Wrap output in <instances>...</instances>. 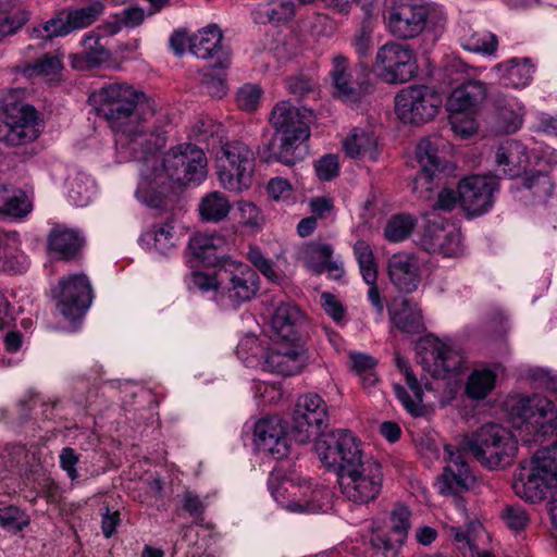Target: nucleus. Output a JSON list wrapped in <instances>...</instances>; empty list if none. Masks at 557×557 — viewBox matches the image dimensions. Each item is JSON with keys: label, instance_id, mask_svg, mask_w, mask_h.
Listing matches in <instances>:
<instances>
[{"label": "nucleus", "instance_id": "nucleus-61", "mask_svg": "<svg viewBox=\"0 0 557 557\" xmlns=\"http://www.w3.org/2000/svg\"><path fill=\"white\" fill-rule=\"evenodd\" d=\"M436 171L421 168L412 182V190L421 198H430Z\"/></svg>", "mask_w": 557, "mask_h": 557}, {"label": "nucleus", "instance_id": "nucleus-9", "mask_svg": "<svg viewBox=\"0 0 557 557\" xmlns=\"http://www.w3.org/2000/svg\"><path fill=\"white\" fill-rule=\"evenodd\" d=\"M220 290L215 304L222 310H234L253 299L259 290V276L248 264L225 259L219 270Z\"/></svg>", "mask_w": 557, "mask_h": 557}, {"label": "nucleus", "instance_id": "nucleus-50", "mask_svg": "<svg viewBox=\"0 0 557 557\" xmlns=\"http://www.w3.org/2000/svg\"><path fill=\"white\" fill-rule=\"evenodd\" d=\"M63 69L62 60L58 55L46 54L41 59L28 64L24 72L29 77H45L52 79Z\"/></svg>", "mask_w": 557, "mask_h": 557}, {"label": "nucleus", "instance_id": "nucleus-34", "mask_svg": "<svg viewBox=\"0 0 557 557\" xmlns=\"http://www.w3.org/2000/svg\"><path fill=\"white\" fill-rule=\"evenodd\" d=\"M225 244V238L216 233H195L188 240V250L195 259L212 263Z\"/></svg>", "mask_w": 557, "mask_h": 557}, {"label": "nucleus", "instance_id": "nucleus-29", "mask_svg": "<svg viewBox=\"0 0 557 557\" xmlns=\"http://www.w3.org/2000/svg\"><path fill=\"white\" fill-rule=\"evenodd\" d=\"M22 240L15 231L5 233L0 243V271L8 274H22L29 268L28 256L21 248Z\"/></svg>", "mask_w": 557, "mask_h": 557}, {"label": "nucleus", "instance_id": "nucleus-21", "mask_svg": "<svg viewBox=\"0 0 557 557\" xmlns=\"http://www.w3.org/2000/svg\"><path fill=\"white\" fill-rule=\"evenodd\" d=\"M329 76L334 97L345 102L359 100L361 95L360 84L352 75V69L347 57L341 53L333 55Z\"/></svg>", "mask_w": 557, "mask_h": 557}, {"label": "nucleus", "instance_id": "nucleus-3", "mask_svg": "<svg viewBox=\"0 0 557 557\" xmlns=\"http://www.w3.org/2000/svg\"><path fill=\"white\" fill-rule=\"evenodd\" d=\"M321 462L333 469L341 493L358 505L377 498L383 486V469L379 460L362 453L354 434L346 430L323 434L314 444Z\"/></svg>", "mask_w": 557, "mask_h": 557}, {"label": "nucleus", "instance_id": "nucleus-48", "mask_svg": "<svg viewBox=\"0 0 557 557\" xmlns=\"http://www.w3.org/2000/svg\"><path fill=\"white\" fill-rule=\"evenodd\" d=\"M189 290L200 292L208 295L209 299L215 302V294L220 290L221 278L219 272L211 275L200 271H194L185 278Z\"/></svg>", "mask_w": 557, "mask_h": 557}, {"label": "nucleus", "instance_id": "nucleus-17", "mask_svg": "<svg viewBox=\"0 0 557 557\" xmlns=\"http://www.w3.org/2000/svg\"><path fill=\"white\" fill-rule=\"evenodd\" d=\"M444 460L446 465L436 481L438 492L444 496H457L469 491L475 483V476L461 450L445 445Z\"/></svg>", "mask_w": 557, "mask_h": 557}, {"label": "nucleus", "instance_id": "nucleus-57", "mask_svg": "<svg viewBox=\"0 0 557 557\" xmlns=\"http://www.w3.org/2000/svg\"><path fill=\"white\" fill-rule=\"evenodd\" d=\"M449 123L453 132L461 138H468L478 131L475 113H450Z\"/></svg>", "mask_w": 557, "mask_h": 557}, {"label": "nucleus", "instance_id": "nucleus-31", "mask_svg": "<svg viewBox=\"0 0 557 557\" xmlns=\"http://www.w3.org/2000/svg\"><path fill=\"white\" fill-rule=\"evenodd\" d=\"M392 324L404 333H419L423 329L419 306L408 298L395 299L389 307Z\"/></svg>", "mask_w": 557, "mask_h": 557}, {"label": "nucleus", "instance_id": "nucleus-10", "mask_svg": "<svg viewBox=\"0 0 557 557\" xmlns=\"http://www.w3.org/2000/svg\"><path fill=\"white\" fill-rule=\"evenodd\" d=\"M448 71L451 74H459L460 77L455 81L461 83L451 90L446 102L447 110L449 113H476L487 92L485 84L476 79L481 75V70L460 60H453Z\"/></svg>", "mask_w": 557, "mask_h": 557}, {"label": "nucleus", "instance_id": "nucleus-59", "mask_svg": "<svg viewBox=\"0 0 557 557\" xmlns=\"http://www.w3.org/2000/svg\"><path fill=\"white\" fill-rule=\"evenodd\" d=\"M32 211V203L25 193L16 188L1 214L12 218H24Z\"/></svg>", "mask_w": 557, "mask_h": 557}, {"label": "nucleus", "instance_id": "nucleus-36", "mask_svg": "<svg viewBox=\"0 0 557 557\" xmlns=\"http://www.w3.org/2000/svg\"><path fill=\"white\" fill-rule=\"evenodd\" d=\"M83 244V238L75 230L57 226L48 238L49 249L63 259L72 258Z\"/></svg>", "mask_w": 557, "mask_h": 557}, {"label": "nucleus", "instance_id": "nucleus-15", "mask_svg": "<svg viewBox=\"0 0 557 557\" xmlns=\"http://www.w3.org/2000/svg\"><path fill=\"white\" fill-rule=\"evenodd\" d=\"M418 244L425 251L445 258L459 257L463 252L460 230L441 218L426 220L419 234Z\"/></svg>", "mask_w": 557, "mask_h": 557}, {"label": "nucleus", "instance_id": "nucleus-60", "mask_svg": "<svg viewBox=\"0 0 557 557\" xmlns=\"http://www.w3.org/2000/svg\"><path fill=\"white\" fill-rule=\"evenodd\" d=\"M29 20V12L18 8L14 13L0 20V41L9 35L15 34Z\"/></svg>", "mask_w": 557, "mask_h": 557}, {"label": "nucleus", "instance_id": "nucleus-14", "mask_svg": "<svg viewBox=\"0 0 557 557\" xmlns=\"http://www.w3.org/2000/svg\"><path fill=\"white\" fill-rule=\"evenodd\" d=\"M327 420L329 412L324 399L318 394H305L295 405L290 435L298 443H308L321 434Z\"/></svg>", "mask_w": 557, "mask_h": 557}, {"label": "nucleus", "instance_id": "nucleus-53", "mask_svg": "<svg viewBox=\"0 0 557 557\" xmlns=\"http://www.w3.org/2000/svg\"><path fill=\"white\" fill-rule=\"evenodd\" d=\"M262 89L256 84H245L236 92L237 107L248 113L255 112L261 101Z\"/></svg>", "mask_w": 557, "mask_h": 557}, {"label": "nucleus", "instance_id": "nucleus-44", "mask_svg": "<svg viewBox=\"0 0 557 557\" xmlns=\"http://www.w3.org/2000/svg\"><path fill=\"white\" fill-rule=\"evenodd\" d=\"M332 255V246L321 242L309 243L302 249V260L305 265L317 274L324 271V264Z\"/></svg>", "mask_w": 557, "mask_h": 557}, {"label": "nucleus", "instance_id": "nucleus-4", "mask_svg": "<svg viewBox=\"0 0 557 557\" xmlns=\"http://www.w3.org/2000/svg\"><path fill=\"white\" fill-rule=\"evenodd\" d=\"M313 117L307 108H297L289 101L278 102L272 110L270 122L280 135V146L268 145L259 150L260 159L264 162L277 161L293 165L294 151L310 136L309 123Z\"/></svg>", "mask_w": 557, "mask_h": 557}, {"label": "nucleus", "instance_id": "nucleus-62", "mask_svg": "<svg viewBox=\"0 0 557 557\" xmlns=\"http://www.w3.org/2000/svg\"><path fill=\"white\" fill-rule=\"evenodd\" d=\"M247 258L268 280H277L272 262L264 258L258 247L250 246L247 252Z\"/></svg>", "mask_w": 557, "mask_h": 557}, {"label": "nucleus", "instance_id": "nucleus-47", "mask_svg": "<svg viewBox=\"0 0 557 557\" xmlns=\"http://www.w3.org/2000/svg\"><path fill=\"white\" fill-rule=\"evenodd\" d=\"M28 33L33 39L50 40L71 34V29L67 23V18H63L62 14H58L45 23L32 27Z\"/></svg>", "mask_w": 557, "mask_h": 557}, {"label": "nucleus", "instance_id": "nucleus-25", "mask_svg": "<svg viewBox=\"0 0 557 557\" xmlns=\"http://www.w3.org/2000/svg\"><path fill=\"white\" fill-rule=\"evenodd\" d=\"M391 282L405 293L414 292L420 284L419 265L416 257L408 252L394 253L387 263Z\"/></svg>", "mask_w": 557, "mask_h": 557}, {"label": "nucleus", "instance_id": "nucleus-7", "mask_svg": "<svg viewBox=\"0 0 557 557\" xmlns=\"http://www.w3.org/2000/svg\"><path fill=\"white\" fill-rule=\"evenodd\" d=\"M17 92L0 95L2 112L0 115V143L9 147L27 145L40 134L38 112L30 106L16 100Z\"/></svg>", "mask_w": 557, "mask_h": 557}, {"label": "nucleus", "instance_id": "nucleus-23", "mask_svg": "<svg viewBox=\"0 0 557 557\" xmlns=\"http://www.w3.org/2000/svg\"><path fill=\"white\" fill-rule=\"evenodd\" d=\"M304 323L305 315L296 305L285 301L277 302L270 318L273 339L299 341Z\"/></svg>", "mask_w": 557, "mask_h": 557}, {"label": "nucleus", "instance_id": "nucleus-33", "mask_svg": "<svg viewBox=\"0 0 557 557\" xmlns=\"http://www.w3.org/2000/svg\"><path fill=\"white\" fill-rule=\"evenodd\" d=\"M493 70L500 74V79L504 85L512 88H523L528 86L534 74V65L531 64L530 59L527 58H513L506 63L495 65Z\"/></svg>", "mask_w": 557, "mask_h": 557}, {"label": "nucleus", "instance_id": "nucleus-2", "mask_svg": "<svg viewBox=\"0 0 557 557\" xmlns=\"http://www.w3.org/2000/svg\"><path fill=\"white\" fill-rule=\"evenodd\" d=\"M131 161L137 162L139 172L135 196L150 208L163 207L175 185H199L208 175L203 150L190 143L176 145L162 153L148 139Z\"/></svg>", "mask_w": 557, "mask_h": 557}, {"label": "nucleus", "instance_id": "nucleus-16", "mask_svg": "<svg viewBox=\"0 0 557 557\" xmlns=\"http://www.w3.org/2000/svg\"><path fill=\"white\" fill-rule=\"evenodd\" d=\"M57 308L67 320L81 318L92 300V289L85 274H72L59 282L54 292Z\"/></svg>", "mask_w": 557, "mask_h": 557}, {"label": "nucleus", "instance_id": "nucleus-6", "mask_svg": "<svg viewBox=\"0 0 557 557\" xmlns=\"http://www.w3.org/2000/svg\"><path fill=\"white\" fill-rule=\"evenodd\" d=\"M255 152L245 143H225L215 157L216 176L227 191L240 194L251 187L255 174Z\"/></svg>", "mask_w": 557, "mask_h": 557}, {"label": "nucleus", "instance_id": "nucleus-37", "mask_svg": "<svg viewBox=\"0 0 557 557\" xmlns=\"http://www.w3.org/2000/svg\"><path fill=\"white\" fill-rule=\"evenodd\" d=\"M231 201L219 190L206 194L198 203L199 215L206 222L218 223L223 221L231 212Z\"/></svg>", "mask_w": 557, "mask_h": 557}, {"label": "nucleus", "instance_id": "nucleus-1", "mask_svg": "<svg viewBox=\"0 0 557 557\" xmlns=\"http://www.w3.org/2000/svg\"><path fill=\"white\" fill-rule=\"evenodd\" d=\"M90 101L111 125L120 162L131 161L148 143L149 133L173 120L169 106L123 83L101 87L90 96Z\"/></svg>", "mask_w": 557, "mask_h": 557}, {"label": "nucleus", "instance_id": "nucleus-46", "mask_svg": "<svg viewBox=\"0 0 557 557\" xmlns=\"http://www.w3.org/2000/svg\"><path fill=\"white\" fill-rule=\"evenodd\" d=\"M441 140L434 138H423L417 145L416 156L421 168L432 171H440L442 166V156L440 154Z\"/></svg>", "mask_w": 557, "mask_h": 557}, {"label": "nucleus", "instance_id": "nucleus-63", "mask_svg": "<svg viewBox=\"0 0 557 557\" xmlns=\"http://www.w3.org/2000/svg\"><path fill=\"white\" fill-rule=\"evenodd\" d=\"M530 380L537 386L549 391L557 400V375L550 371L536 368L529 372Z\"/></svg>", "mask_w": 557, "mask_h": 557}, {"label": "nucleus", "instance_id": "nucleus-43", "mask_svg": "<svg viewBox=\"0 0 557 557\" xmlns=\"http://www.w3.org/2000/svg\"><path fill=\"white\" fill-rule=\"evenodd\" d=\"M354 256L358 262L363 281L367 284L376 283L377 264L371 246L366 240H357L354 245Z\"/></svg>", "mask_w": 557, "mask_h": 557}, {"label": "nucleus", "instance_id": "nucleus-12", "mask_svg": "<svg viewBox=\"0 0 557 557\" xmlns=\"http://www.w3.org/2000/svg\"><path fill=\"white\" fill-rule=\"evenodd\" d=\"M417 356L423 371L436 379L454 376L465 362L462 354L457 348L432 336L419 342Z\"/></svg>", "mask_w": 557, "mask_h": 557}, {"label": "nucleus", "instance_id": "nucleus-40", "mask_svg": "<svg viewBox=\"0 0 557 557\" xmlns=\"http://www.w3.org/2000/svg\"><path fill=\"white\" fill-rule=\"evenodd\" d=\"M497 374L488 368L475 369L468 377L466 393L472 399L485 398L495 387Z\"/></svg>", "mask_w": 557, "mask_h": 557}, {"label": "nucleus", "instance_id": "nucleus-13", "mask_svg": "<svg viewBox=\"0 0 557 557\" xmlns=\"http://www.w3.org/2000/svg\"><path fill=\"white\" fill-rule=\"evenodd\" d=\"M442 106V97L428 86L401 89L395 97V111L404 123L421 124L431 121Z\"/></svg>", "mask_w": 557, "mask_h": 557}, {"label": "nucleus", "instance_id": "nucleus-27", "mask_svg": "<svg viewBox=\"0 0 557 557\" xmlns=\"http://www.w3.org/2000/svg\"><path fill=\"white\" fill-rule=\"evenodd\" d=\"M456 507L463 519L465 529L460 524H454L448 525L447 530L458 549L461 550L465 556L473 557L476 554V557H493L487 552H479L476 549L474 542L476 536L483 532L482 524L478 520H470L467 517L461 500H456Z\"/></svg>", "mask_w": 557, "mask_h": 557}, {"label": "nucleus", "instance_id": "nucleus-8", "mask_svg": "<svg viewBox=\"0 0 557 557\" xmlns=\"http://www.w3.org/2000/svg\"><path fill=\"white\" fill-rule=\"evenodd\" d=\"M269 488L274 500L284 509L294 513H315L323 510L329 500V491L307 480L284 478L272 473Z\"/></svg>", "mask_w": 557, "mask_h": 557}, {"label": "nucleus", "instance_id": "nucleus-32", "mask_svg": "<svg viewBox=\"0 0 557 557\" xmlns=\"http://www.w3.org/2000/svg\"><path fill=\"white\" fill-rule=\"evenodd\" d=\"M65 190L69 201L79 208L87 207L97 194L95 181L86 173L71 169L65 180Z\"/></svg>", "mask_w": 557, "mask_h": 557}, {"label": "nucleus", "instance_id": "nucleus-55", "mask_svg": "<svg viewBox=\"0 0 557 557\" xmlns=\"http://www.w3.org/2000/svg\"><path fill=\"white\" fill-rule=\"evenodd\" d=\"M411 511L408 507L397 504L391 511L389 522L391 532L406 541L408 531L411 527Z\"/></svg>", "mask_w": 557, "mask_h": 557}, {"label": "nucleus", "instance_id": "nucleus-41", "mask_svg": "<svg viewBox=\"0 0 557 557\" xmlns=\"http://www.w3.org/2000/svg\"><path fill=\"white\" fill-rule=\"evenodd\" d=\"M522 186L540 202L546 201L554 190V183L545 171H525Z\"/></svg>", "mask_w": 557, "mask_h": 557}, {"label": "nucleus", "instance_id": "nucleus-51", "mask_svg": "<svg viewBox=\"0 0 557 557\" xmlns=\"http://www.w3.org/2000/svg\"><path fill=\"white\" fill-rule=\"evenodd\" d=\"M228 66V59L220 60L218 65L209 69L203 76V85L208 94L215 98H222L226 94L224 70Z\"/></svg>", "mask_w": 557, "mask_h": 557}, {"label": "nucleus", "instance_id": "nucleus-52", "mask_svg": "<svg viewBox=\"0 0 557 557\" xmlns=\"http://www.w3.org/2000/svg\"><path fill=\"white\" fill-rule=\"evenodd\" d=\"M260 14L270 23L287 22L295 15L290 0H273L261 8Z\"/></svg>", "mask_w": 557, "mask_h": 557}, {"label": "nucleus", "instance_id": "nucleus-54", "mask_svg": "<svg viewBox=\"0 0 557 557\" xmlns=\"http://www.w3.org/2000/svg\"><path fill=\"white\" fill-rule=\"evenodd\" d=\"M29 524V517L16 506L0 508V527L10 531H22Z\"/></svg>", "mask_w": 557, "mask_h": 557}, {"label": "nucleus", "instance_id": "nucleus-42", "mask_svg": "<svg viewBox=\"0 0 557 557\" xmlns=\"http://www.w3.org/2000/svg\"><path fill=\"white\" fill-rule=\"evenodd\" d=\"M104 11V4L101 1H94L86 7L70 10L66 14L71 33L83 29L94 24Z\"/></svg>", "mask_w": 557, "mask_h": 557}, {"label": "nucleus", "instance_id": "nucleus-45", "mask_svg": "<svg viewBox=\"0 0 557 557\" xmlns=\"http://www.w3.org/2000/svg\"><path fill=\"white\" fill-rule=\"evenodd\" d=\"M417 225L413 215L401 213L392 216L384 228V237L391 243H399L409 237Z\"/></svg>", "mask_w": 557, "mask_h": 557}, {"label": "nucleus", "instance_id": "nucleus-28", "mask_svg": "<svg viewBox=\"0 0 557 557\" xmlns=\"http://www.w3.org/2000/svg\"><path fill=\"white\" fill-rule=\"evenodd\" d=\"M495 163L506 177L513 178L522 172L525 173L529 165L527 147L515 139L503 141L495 153Z\"/></svg>", "mask_w": 557, "mask_h": 557}, {"label": "nucleus", "instance_id": "nucleus-64", "mask_svg": "<svg viewBox=\"0 0 557 557\" xmlns=\"http://www.w3.org/2000/svg\"><path fill=\"white\" fill-rule=\"evenodd\" d=\"M286 86L292 95L296 97H305L315 89L317 84L311 77L298 74L287 78Z\"/></svg>", "mask_w": 557, "mask_h": 557}, {"label": "nucleus", "instance_id": "nucleus-18", "mask_svg": "<svg viewBox=\"0 0 557 557\" xmlns=\"http://www.w3.org/2000/svg\"><path fill=\"white\" fill-rule=\"evenodd\" d=\"M498 182L494 176L471 175L458 184L459 202L469 215H481L494 205Z\"/></svg>", "mask_w": 557, "mask_h": 557}, {"label": "nucleus", "instance_id": "nucleus-19", "mask_svg": "<svg viewBox=\"0 0 557 557\" xmlns=\"http://www.w3.org/2000/svg\"><path fill=\"white\" fill-rule=\"evenodd\" d=\"M432 14L442 15L440 8L431 5H399L386 18L389 32L399 38H413L422 33Z\"/></svg>", "mask_w": 557, "mask_h": 557}, {"label": "nucleus", "instance_id": "nucleus-5", "mask_svg": "<svg viewBox=\"0 0 557 557\" xmlns=\"http://www.w3.org/2000/svg\"><path fill=\"white\" fill-rule=\"evenodd\" d=\"M474 458L491 470L511 465L518 453V441L506 428L488 423L479 428L465 441Z\"/></svg>", "mask_w": 557, "mask_h": 557}, {"label": "nucleus", "instance_id": "nucleus-39", "mask_svg": "<svg viewBox=\"0 0 557 557\" xmlns=\"http://www.w3.org/2000/svg\"><path fill=\"white\" fill-rule=\"evenodd\" d=\"M524 104L517 98H505L498 107L497 125L506 134L516 133L523 124Z\"/></svg>", "mask_w": 557, "mask_h": 557}, {"label": "nucleus", "instance_id": "nucleus-26", "mask_svg": "<svg viewBox=\"0 0 557 557\" xmlns=\"http://www.w3.org/2000/svg\"><path fill=\"white\" fill-rule=\"evenodd\" d=\"M101 39L99 30L86 33L81 39L82 51L69 57L71 66L75 70H89L108 61L111 54Z\"/></svg>", "mask_w": 557, "mask_h": 557}, {"label": "nucleus", "instance_id": "nucleus-38", "mask_svg": "<svg viewBox=\"0 0 557 557\" xmlns=\"http://www.w3.org/2000/svg\"><path fill=\"white\" fill-rule=\"evenodd\" d=\"M376 136L374 133L367 128H354L343 143L344 150L347 156L351 158H359L369 156L375 157L376 150Z\"/></svg>", "mask_w": 557, "mask_h": 557}, {"label": "nucleus", "instance_id": "nucleus-24", "mask_svg": "<svg viewBox=\"0 0 557 557\" xmlns=\"http://www.w3.org/2000/svg\"><path fill=\"white\" fill-rule=\"evenodd\" d=\"M397 368L405 376L409 391L400 384H394V393L403 405L404 409L412 417L424 416L425 406L423 404V388L416 375L412 373L408 361L399 356L395 358Z\"/></svg>", "mask_w": 557, "mask_h": 557}, {"label": "nucleus", "instance_id": "nucleus-30", "mask_svg": "<svg viewBox=\"0 0 557 557\" xmlns=\"http://www.w3.org/2000/svg\"><path fill=\"white\" fill-rule=\"evenodd\" d=\"M177 240L174 224L170 221L153 224L139 237V244L144 249L160 256L172 253Z\"/></svg>", "mask_w": 557, "mask_h": 557}, {"label": "nucleus", "instance_id": "nucleus-58", "mask_svg": "<svg viewBox=\"0 0 557 557\" xmlns=\"http://www.w3.org/2000/svg\"><path fill=\"white\" fill-rule=\"evenodd\" d=\"M220 129L221 125L211 117L199 119L190 126L189 138L198 143H207Z\"/></svg>", "mask_w": 557, "mask_h": 557}, {"label": "nucleus", "instance_id": "nucleus-56", "mask_svg": "<svg viewBox=\"0 0 557 557\" xmlns=\"http://www.w3.org/2000/svg\"><path fill=\"white\" fill-rule=\"evenodd\" d=\"M405 542L401 537L393 535L391 531L388 534H375L371 537L373 548L384 557H397Z\"/></svg>", "mask_w": 557, "mask_h": 557}, {"label": "nucleus", "instance_id": "nucleus-20", "mask_svg": "<svg viewBox=\"0 0 557 557\" xmlns=\"http://www.w3.org/2000/svg\"><path fill=\"white\" fill-rule=\"evenodd\" d=\"M263 366L268 371L285 376L298 374L305 367L302 346L299 341L273 339Z\"/></svg>", "mask_w": 557, "mask_h": 557}, {"label": "nucleus", "instance_id": "nucleus-22", "mask_svg": "<svg viewBox=\"0 0 557 557\" xmlns=\"http://www.w3.org/2000/svg\"><path fill=\"white\" fill-rule=\"evenodd\" d=\"M253 443L258 450L283 457L287 454L285 430L277 417L258 420L253 429Z\"/></svg>", "mask_w": 557, "mask_h": 557}, {"label": "nucleus", "instance_id": "nucleus-35", "mask_svg": "<svg viewBox=\"0 0 557 557\" xmlns=\"http://www.w3.org/2000/svg\"><path fill=\"white\" fill-rule=\"evenodd\" d=\"M222 37L216 25H209L190 36L189 50L199 59L213 58L221 51Z\"/></svg>", "mask_w": 557, "mask_h": 557}, {"label": "nucleus", "instance_id": "nucleus-49", "mask_svg": "<svg viewBox=\"0 0 557 557\" xmlns=\"http://www.w3.org/2000/svg\"><path fill=\"white\" fill-rule=\"evenodd\" d=\"M497 38L488 32L472 33L461 38L463 49L484 55H493L497 50Z\"/></svg>", "mask_w": 557, "mask_h": 557}, {"label": "nucleus", "instance_id": "nucleus-11", "mask_svg": "<svg viewBox=\"0 0 557 557\" xmlns=\"http://www.w3.org/2000/svg\"><path fill=\"white\" fill-rule=\"evenodd\" d=\"M374 66L379 76L388 84H401L410 81L417 73L416 53L407 44L387 41L379 48Z\"/></svg>", "mask_w": 557, "mask_h": 557}]
</instances>
